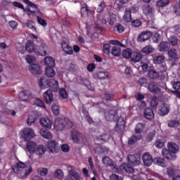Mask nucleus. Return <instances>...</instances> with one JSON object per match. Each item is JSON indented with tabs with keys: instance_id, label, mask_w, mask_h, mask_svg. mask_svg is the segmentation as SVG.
Instances as JSON below:
<instances>
[{
	"instance_id": "0eeeda50",
	"label": "nucleus",
	"mask_w": 180,
	"mask_h": 180,
	"mask_svg": "<svg viewBox=\"0 0 180 180\" xmlns=\"http://www.w3.org/2000/svg\"><path fill=\"white\" fill-rule=\"evenodd\" d=\"M47 148L50 153H51L52 154H57V153H58V150H60L58 142L54 140H51L48 141Z\"/></svg>"
},
{
	"instance_id": "bf43d9fd",
	"label": "nucleus",
	"mask_w": 180,
	"mask_h": 180,
	"mask_svg": "<svg viewBox=\"0 0 180 180\" xmlns=\"http://www.w3.org/2000/svg\"><path fill=\"white\" fill-rule=\"evenodd\" d=\"M103 9H105V3L101 2L96 7V11L98 13L101 12H103Z\"/></svg>"
},
{
	"instance_id": "49530a36",
	"label": "nucleus",
	"mask_w": 180,
	"mask_h": 180,
	"mask_svg": "<svg viewBox=\"0 0 180 180\" xmlns=\"http://www.w3.org/2000/svg\"><path fill=\"white\" fill-rule=\"evenodd\" d=\"M169 127H178L180 126V122L177 120H173L168 123Z\"/></svg>"
},
{
	"instance_id": "473e14b6",
	"label": "nucleus",
	"mask_w": 180,
	"mask_h": 180,
	"mask_svg": "<svg viewBox=\"0 0 180 180\" xmlns=\"http://www.w3.org/2000/svg\"><path fill=\"white\" fill-rule=\"evenodd\" d=\"M44 64H45V65H47L48 68H53V67H54V65H56L54 59L53 58H51V56H48V57L45 58Z\"/></svg>"
},
{
	"instance_id": "ddd939ff",
	"label": "nucleus",
	"mask_w": 180,
	"mask_h": 180,
	"mask_svg": "<svg viewBox=\"0 0 180 180\" xmlns=\"http://www.w3.org/2000/svg\"><path fill=\"white\" fill-rule=\"evenodd\" d=\"M29 70L33 75H40L43 71H41V68L39 64H32L30 65Z\"/></svg>"
},
{
	"instance_id": "e433bc0d",
	"label": "nucleus",
	"mask_w": 180,
	"mask_h": 180,
	"mask_svg": "<svg viewBox=\"0 0 180 180\" xmlns=\"http://www.w3.org/2000/svg\"><path fill=\"white\" fill-rule=\"evenodd\" d=\"M146 126L143 123H139L135 127L136 134H141Z\"/></svg>"
},
{
	"instance_id": "13d9d810",
	"label": "nucleus",
	"mask_w": 180,
	"mask_h": 180,
	"mask_svg": "<svg viewBox=\"0 0 180 180\" xmlns=\"http://www.w3.org/2000/svg\"><path fill=\"white\" fill-rule=\"evenodd\" d=\"M60 96L63 98V99H67L68 96L67 95V91L64 89H60L59 91Z\"/></svg>"
},
{
	"instance_id": "f8f14e48",
	"label": "nucleus",
	"mask_w": 180,
	"mask_h": 180,
	"mask_svg": "<svg viewBox=\"0 0 180 180\" xmlns=\"http://www.w3.org/2000/svg\"><path fill=\"white\" fill-rule=\"evenodd\" d=\"M54 127L58 131H63L65 127V120L58 118L55 120Z\"/></svg>"
},
{
	"instance_id": "20e7f679",
	"label": "nucleus",
	"mask_w": 180,
	"mask_h": 180,
	"mask_svg": "<svg viewBox=\"0 0 180 180\" xmlns=\"http://www.w3.org/2000/svg\"><path fill=\"white\" fill-rule=\"evenodd\" d=\"M105 118L108 122H116L119 119L117 115V110H110L106 111L104 114Z\"/></svg>"
},
{
	"instance_id": "cd10ccee",
	"label": "nucleus",
	"mask_w": 180,
	"mask_h": 180,
	"mask_svg": "<svg viewBox=\"0 0 180 180\" xmlns=\"http://www.w3.org/2000/svg\"><path fill=\"white\" fill-rule=\"evenodd\" d=\"M153 162L156 165H159L160 167H162L163 168L167 167V161L165 159L161 158H155L153 160Z\"/></svg>"
},
{
	"instance_id": "37998d69",
	"label": "nucleus",
	"mask_w": 180,
	"mask_h": 180,
	"mask_svg": "<svg viewBox=\"0 0 180 180\" xmlns=\"http://www.w3.org/2000/svg\"><path fill=\"white\" fill-rule=\"evenodd\" d=\"M53 176L58 179H63V176H64V172H63V170L58 169L53 173Z\"/></svg>"
},
{
	"instance_id": "f257e3e1",
	"label": "nucleus",
	"mask_w": 180,
	"mask_h": 180,
	"mask_svg": "<svg viewBox=\"0 0 180 180\" xmlns=\"http://www.w3.org/2000/svg\"><path fill=\"white\" fill-rule=\"evenodd\" d=\"M179 152V146L174 142L167 143V149L163 148L162 150V155L169 160V161H175L176 160V153Z\"/></svg>"
},
{
	"instance_id": "72a5a7b5",
	"label": "nucleus",
	"mask_w": 180,
	"mask_h": 180,
	"mask_svg": "<svg viewBox=\"0 0 180 180\" xmlns=\"http://www.w3.org/2000/svg\"><path fill=\"white\" fill-rule=\"evenodd\" d=\"M169 49V43L162 41L159 44V50L162 53H164L165 51H167Z\"/></svg>"
},
{
	"instance_id": "393cba45",
	"label": "nucleus",
	"mask_w": 180,
	"mask_h": 180,
	"mask_svg": "<svg viewBox=\"0 0 180 180\" xmlns=\"http://www.w3.org/2000/svg\"><path fill=\"white\" fill-rule=\"evenodd\" d=\"M120 168L125 171V172H128V174H133L134 172V168L127 163L122 164Z\"/></svg>"
},
{
	"instance_id": "bb28decb",
	"label": "nucleus",
	"mask_w": 180,
	"mask_h": 180,
	"mask_svg": "<svg viewBox=\"0 0 180 180\" xmlns=\"http://www.w3.org/2000/svg\"><path fill=\"white\" fill-rule=\"evenodd\" d=\"M41 136L44 137V139H46L47 140H51V139H53V134H51L49 130L41 129L39 131Z\"/></svg>"
},
{
	"instance_id": "3c124183",
	"label": "nucleus",
	"mask_w": 180,
	"mask_h": 180,
	"mask_svg": "<svg viewBox=\"0 0 180 180\" xmlns=\"http://www.w3.org/2000/svg\"><path fill=\"white\" fill-rule=\"evenodd\" d=\"M49 82H47V79L46 77H41L39 79V84L40 88H44L46 85H48Z\"/></svg>"
},
{
	"instance_id": "c756f323",
	"label": "nucleus",
	"mask_w": 180,
	"mask_h": 180,
	"mask_svg": "<svg viewBox=\"0 0 180 180\" xmlns=\"http://www.w3.org/2000/svg\"><path fill=\"white\" fill-rule=\"evenodd\" d=\"M155 49L154 47H153V46L151 45H146L145 47H143L142 49H141V53H143V54H146V55H148V54H151L153 53H154L155 51Z\"/></svg>"
},
{
	"instance_id": "58836bf2",
	"label": "nucleus",
	"mask_w": 180,
	"mask_h": 180,
	"mask_svg": "<svg viewBox=\"0 0 180 180\" xmlns=\"http://www.w3.org/2000/svg\"><path fill=\"white\" fill-rule=\"evenodd\" d=\"M121 53L122 49L119 46H114L111 50V54H112V56H115V57L120 56Z\"/></svg>"
},
{
	"instance_id": "4d7b16f0",
	"label": "nucleus",
	"mask_w": 180,
	"mask_h": 180,
	"mask_svg": "<svg viewBox=\"0 0 180 180\" xmlns=\"http://www.w3.org/2000/svg\"><path fill=\"white\" fill-rule=\"evenodd\" d=\"M150 105L152 108H157L158 105V98L155 96L152 98V101L150 102Z\"/></svg>"
},
{
	"instance_id": "864d4df0",
	"label": "nucleus",
	"mask_w": 180,
	"mask_h": 180,
	"mask_svg": "<svg viewBox=\"0 0 180 180\" xmlns=\"http://www.w3.org/2000/svg\"><path fill=\"white\" fill-rule=\"evenodd\" d=\"M84 84L85 85V86H86V88H88V89H89V91H95V87L92 86L89 80L84 79Z\"/></svg>"
},
{
	"instance_id": "f03ea898",
	"label": "nucleus",
	"mask_w": 180,
	"mask_h": 180,
	"mask_svg": "<svg viewBox=\"0 0 180 180\" xmlns=\"http://www.w3.org/2000/svg\"><path fill=\"white\" fill-rule=\"evenodd\" d=\"M13 169L15 174H20L21 179H25L32 172V168L26 167V165L22 162H18Z\"/></svg>"
},
{
	"instance_id": "412c9836",
	"label": "nucleus",
	"mask_w": 180,
	"mask_h": 180,
	"mask_svg": "<svg viewBox=\"0 0 180 180\" xmlns=\"http://www.w3.org/2000/svg\"><path fill=\"white\" fill-rule=\"evenodd\" d=\"M158 113L160 116H165L169 113V107L167 104H163L159 109Z\"/></svg>"
},
{
	"instance_id": "c85d7f7f",
	"label": "nucleus",
	"mask_w": 180,
	"mask_h": 180,
	"mask_svg": "<svg viewBox=\"0 0 180 180\" xmlns=\"http://www.w3.org/2000/svg\"><path fill=\"white\" fill-rule=\"evenodd\" d=\"M143 58V56H141V53L139 52H132V54L131 55V60L134 63H139Z\"/></svg>"
},
{
	"instance_id": "09e8293b",
	"label": "nucleus",
	"mask_w": 180,
	"mask_h": 180,
	"mask_svg": "<svg viewBox=\"0 0 180 180\" xmlns=\"http://www.w3.org/2000/svg\"><path fill=\"white\" fill-rule=\"evenodd\" d=\"M34 105L36 106H39V108H43L44 109H46V105H44V102L40 99H35L34 101Z\"/></svg>"
},
{
	"instance_id": "9b49d317",
	"label": "nucleus",
	"mask_w": 180,
	"mask_h": 180,
	"mask_svg": "<svg viewBox=\"0 0 180 180\" xmlns=\"http://www.w3.org/2000/svg\"><path fill=\"white\" fill-rule=\"evenodd\" d=\"M151 36H153V33L151 32H150V31L143 32L138 36L137 41H140L141 43H143V42L148 40V39H150V37H151Z\"/></svg>"
},
{
	"instance_id": "774afa93",
	"label": "nucleus",
	"mask_w": 180,
	"mask_h": 180,
	"mask_svg": "<svg viewBox=\"0 0 180 180\" xmlns=\"http://www.w3.org/2000/svg\"><path fill=\"white\" fill-rule=\"evenodd\" d=\"M172 86H173L174 89H176V91H179V89H180V82H173Z\"/></svg>"
},
{
	"instance_id": "052dcab7",
	"label": "nucleus",
	"mask_w": 180,
	"mask_h": 180,
	"mask_svg": "<svg viewBox=\"0 0 180 180\" xmlns=\"http://www.w3.org/2000/svg\"><path fill=\"white\" fill-rule=\"evenodd\" d=\"M164 145V141H162V139H158L155 143V146L157 148H162Z\"/></svg>"
},
{
	"instance_id": "c03bdc74",
	"label": "nucleus",
	"mask_w": 180,
	"mask_h": 180,
	"mask_svg": "<svg viewBox=\"0 0 180 180\" xmlns=\"http://www.w3.org/2000/svg\"><path fill=\"white\" fill-rule=\"evenodd\" d=\"M53 68H46L45 74L46 76L49 77H53L54 75H56V72H54V70L52 69Z\"/></svg>"
},
{
	"instance_id": "f704fd0d",
	"label": "nucleus",
	"mask_w": 180,
	"mask_h": 180,
	"mask_svg": "<svg viewBox=\"0 0 180 180\" xmlns=\"http://www.w3.org/2000/svg\"><path fill=\"white\" fill-rule=\"evenodd\" d=\"M26 11H27V15H31L32 13H36V11H37V6L34 4L33 3L27 7L25 9Z\"/></svg>"
},
{
	"instance_id": "5701e85b",
	"label": "nucleus",
	"mask_w": 180,
	"mask_h": 180,
	"mask_svg": "<svg viewBox=\"0 0 180 180\" xmlns=\"http://www.w3.org/2000/svg\"><path fill=\"white\" fill-rule=\"evenodd\" d=\"M62 49L63 51L66 53V54H72L74 53V51H72V48L67 44L65 41H62Z\"/></svg>"
},
{
	"instance_id": "603ef678",
	"label": "nucleus",
	"mask_w": 180,
	"mask_h": 180,
	"mask_svg": "<svg viewBox=\"0 0 180 180\" xmlns=\"http://www.w3.org/2000/svg\"><path fill=\"white\" fill-rule=\"evenodd\" d=\"M37 171L41 176H46L49 174V169L47 168H39Z\"/></svg>"
},
{
	"instance_id": "4be33fe9",
	"label": "nucleus",
	"mask_w": 180,
	"mask_h": 180,
	"mask_svg": "<svg viewBox=\"0 0 180 180\" xmlns=\"http://www.w3.org/2000/svg\"><path fill=\"white\" fill-rule=\"evenodd\" d=\"M46 151H47V148L43 145H39L35 148L34 153L37 155H43L46 153Z\"/></svg>"
},
{
	"instance_id": "f3484780",
	"label": "nucleus",
	"mask_w": 180,
	"mask_h": 180,
	"mask_svg": "<svg viewBox=\"0 0 180 180\" xmlns=\"http://www.w3.org/2000/svg\"><path fill=\"white\" fill-rule=\"evenodd\" d=\"M26 150L30 153V154H34V151H36V143L33 141H28L26 145Z\"/></svg>"
},
{
	"instance_id": "2eb2a0df",
	"label": "nucleus",
	"mask_w": 180,
	"mask_h": 180,
	"mask_svg": "<svg viewBox=\"0 0 180 180\" xmlns=\"http://www.w3.org/2000/svg\"><path fill=\"white\" fill-rule=\"evenodd\" d=\"M126 124V121L124 119L120 117L117 122V124L115 126V130L118 133H122L123 130H124V125Z\"/></svg>"
},
{
	"instance_id": "a19ab883",
	"label": "nucleus",
	"mask_w": 180,
	"mask_h": 180,
	"mask_svg": "<svg viewBox=\"0 0 180 180\" xmlns=\"http://www.w3.org/2000/svg\"><path fill=\"white\" fill-rule=\"evenodd\" d=\"M132 53L131 49H127L122 51V56L124 57V58H131Z\"/></svg>"
},
{
	"instance_id": "423d86ee",
	"label": "nucleus",
	"mask_w": 180,
	"mask_h": 180,
	"mask_svg": "<svg viewBox=\"0 0 180 180\" xmlns=\"http://www.w3.org/2000/svg\"><path fill=\"white\" fill-rule=\"evenodd\" d=\"M72 140L74 141V143L82 144V143H84L85 141V137L80 132H78L77 131H73L72 132Z\"/></svg>"
},
{
	"instance_id": "1a4fd4ad",
	"label": "nucleus",
	"mask_w": 180,
	"mask_h": 180,
	"mask_svg": "<svg viewBox=\"0 0 180 180\" xmlns=\"http://www.w3.org/2000/svg\"><path fill=\"white\" fill-rule=\"evenodd\" d=\"M19 98L23 102H27V101H30L33 98V94L30 91H23L19 94Z\"/></svg>"
},
{
	"instance_id": "c9c22d12",
	"label": "nucleus",
	"mask_w": 180,
	"mask_h": 180,
	"mask_svg": "<svg viewBox=\"0 0 180 180\" xmlns=\"http://www.w3.org/2000/svg\"><path fill=\"white\" fill-rule=\"evenodd\" d=\"M165 60V56L160 55L159 56L154 57L153 61L154 64H162Z\"/></svg>"
},
{
	"instance_id": "6e6552de",
	"label": "nucleus",
	"mask_w": 180,
	"mask_h": 180,
	"mask_svg": "<svg viewBox=\"0 0 180 180\" xmlns=\"http://www.w3.org/2000/svg\"><path fill=\"white\" fill-rule=\"evenodd\" d=\"M148 89L151 94H158L161 92V87L159 86L158 83L155 82H152L148 84Z\"/></svg>"
},
{
	"instance_id": "4c0bfd02",
	"label": "nucleus",
	"mask_w": 180,
	"mask_h": 180,
	"mask_svg": "<svg viewBox=\"0 0 180 180\" xmlns=\"http://www.w3.org/2000/svg\"><path fill=\"white\" fill-rule=\"evenodd\" d=\"M103 164H104L105 167H112V165H113V161L110 160V157L105 156L103 158Z\"/></svg>"
},
{
	"instance_id": "a18cd8bd",
	"label": "nucleus",
	"mask_w": 180,
	"mask_h": 180,
	"mask_svg": "<svg viewBox=\"0 0 180 180\" xmlns=\"http://www.w3.org/2000/svg\"><path fill=\"white\" fill-rule=\"evenodd\" d=\"M169 4V0H159L157 2L158 6L159 8H164L165 6H167Z\"/></svg>"
},
{
	"instance_id": "a211bd4d",
	"label": "nucleus",
	"mask_w": 180,
	"mask_h": 180,
	"mask_svg": "<svg viewBox=\"0 0 180 180\" xmlns=\"http://www.w3.org/2000/svg\"><path fill=\"white\" fill-rule=\"evenodd\" d=\"M37 46L34 45V43L32 41H27L25 45V49L29 53H36Z\"/></svg>"
},
{
	"instance_id": "ea45409f",
	"label": "nucleus",
	"mask_w": 180,
	"mask_h": 180,
	"mask_svg": "<svg viewBox=\"0 0 180 180\" xmlns=\"http://www.w3.org/2000/svg\"><path fill=\"white\" fill-rule=\"evenodd\" d=\"M51 110L55 116L60 115V105L56 103H53L51 106Z\"/></svg>"
},
{
	"instance_id": "338daca9",
	"label": "nucleus",
	"mask_w": 180,
	"mask_h": 180,
	"mask_svg": "<svg viewBox=\"0 0 180 180\" xmlns=\"http://www.w3.org/2000/svg\"><path fill=\"white\" fill-rule=\"evenodd\" d=\"M110 180H123V179H122V177L119 175L117 174H112L110 177Z\"/></svg>"
},
{
	"instance_id": "7ed1b4c3",
	"label": "nucleus",
	"mask_w": 180,
	"mask_h": 180,
	"mask_svg": "<svg viewBox=\"0 0 180 180\" xmlns=\"http://www.w3.org/2000/svg\"><path fill=\"white\" fill-rule=\"evenodd\" d=\"M36 134H34V131L32 128H24L21 133V136L22 137L25 141H29V140H32L33 137H34Z\"/></svg>"
},
{
	"instance_id": "7c9ffc66",
	"label": "nucleus",
	"mask_w": 180,
	"mask_h": 180,
	"mask_svg": "<svg viewBox=\"0 0 180 180\" xmlns=\"http://www.w3.org/2000/svg\"><path fill=\"white\" fill-rule=\"evenodd\" d=\"M143 136L141 134H134L129 139L128 143L132 146L134 143L139 141L142 139Z\"/></svg>"
},
{
	"instance_id": "a878e982",
	"label": "nucleus",
	"mask_w": 180,
	"mask_h": 180,
	"mask_svg": "<svg viewBox=\"0 0 180 180\" xmlns=\"http://www.w3.org/2000/svg\"><path fill=\"white\" fill-rule=\"evenodd\" d=\"M69 178L72 180H81V174L74 169L69 172Z\"/></svg>"
},
{
	"instance_id": "69168bd1",
	"label": "nucleus",
	"mask_w": 180,
	"mask_h": 180,
	"mask_svg": "<svg viewBox=\"0 0 180 180\" xmlns=\"http://www.w3.org/2000/svg\"><path fill=\"white\" fill-rule=\"evenodd\" d=\"M174 12L178 16H180V6L176 5L173 6Z\"/></svg>"
},
{
	"instance_id": "aec40b11",
	"label": "nucleus",
	"mask_w": 180,
	"mask_h": 180,
	"mask_svg": "<svg viewBox=\"0 0 180 180\" xmlns=\"http://www.w3.org/2000/svg\"><path fill=\"white\" fill-rule=\"evenodd\" d=\"M143 116L148 120H153L154 119V111L150 108H146L143 111Z\"/></svg>"
},
{
	"instance_id": "6ab92c4d",
	"label": "nucleus",
	"mask_w": 180,
	"mask_h": 180,
	"mask_svg": "<svg viewBox=\"0 0 180 180\" xmlns=\"http://www.w3.org/2000/svg\"><path fill=\"white\" fill-rule=\"evenodd\" d=\"M40 123L41 126L46 127V129H51L53 126V122L49 117H43L40 120Z\"/></svg>"
},
{
	"instance_id": "b1692460",
	"label": "nucleus",
	"mask_w": 180,
	"mask_h": 180,
	"mask_svg": "<svg viewBox=\"0 0 180 180\" xmlns=\"http://www.w3.org/2000/svg\"><path fill=\"white\" fill-rule=\"evenodd\" d=\"M123 19L124 22H131V20H133V18H131V8H127L125 10Z\"/></svg>"
},
{
	"instance_id": "5fc2aeb1",
	"label": "nucleus",
	"mask_w": 180,
	"mask_h": 180,
	"mask_svg": "<svg viewBox=\"0 0 180 180\" xmlns=\"http://www.w3.org/2000/svg\"><path fill=\"white\" fill-rule=\"evenodd\" d=\"M168 56L169 57H171L172 58H177L178 54L176 53V50L175 49H171L168 51Z\"/></svg>"
},
{
	"instance_id": "9d476101",
	"label": "nucleus",
	"mask_w": 180,
	"mask_h": 180,
	"mask_svg": "<svg viewBox=\"0 0 180 180\" xmlns=\"http://www.w3.org/2000/svg\"><path fill=\"white\" fill-rule=\"evenodd\" d=\"M127 160L134 167H136V165H140V162L141 161V158L140 157H136L134 155H129L127 156Z\"/></svg>"
},
{
	"instance_id": "79ce46f5",
	"label": "nucleus",
	"mask_w": 180,
	"mask_h": 180,
	"mask_svg": "<svg viewBox=\"0 0 180 180\" xmlns=\"http://www.w3.org/2000/svg\"><path fill=\"white\" fill-rule=\"evenodd\" d=\"M149 78H151V79H157L160 77V74L157 72V71L154 70H151L148 72Z\"/></svg>"
},
{
	"instance_id": "dca6fc26",
	"label": "nucleus",
	"mask_w": 180,
	"mask_h": 180,
	"mask_svg": "<svg viewBox=\"0 0 180 180\" xmlns=\"http://www.w3.org/2000/svg\"><path fill=\"white\" fill-rule=\"evenodd\" d=\"M143 162L146 167H150L153 164V156L149 153H144L142 157Z\"/></svg>"
},
{
	"instance_id": "680f3d73",
	"label": "nucleus",
	"mask_w": 180,
	"mask_h": 180,
	"mask_svg": "<svg viewBox=\"0 0 180 180\" xmlns=\"http://www.w3.org/2000/svg\"><path fill=\"white\" fill-rule=\"evenodd\" d=\"M103 52L105 54H109L110 53V44H105L103 45Z\"/></svg>"
},
{
	"instance_id": "4468645a",
	"label": "nucleus",
	"mask_w": 180,
	"mask_h": 180,
	"mask_svg": "<svg viewBox=\"0 0 180 180\" xmlns=\"http://www.w3.org/2000/svg\"><path fill=\"white\" fill-rule=\"evenodd\" d=\"M44 99L47 105H51L54 98L53 97V91L51 90H47L44 93Z\"/></svg>"
},
{
	"instance_id": "2f4dec72",
	"label": "nucleus",
	"mask_w": 180,
	"mask_h": 180,
	"mask_svg": "<svg viewBox=\"0 0 180 180\" xmlns=\"http://www.w3.org/2000/svg\"><path fill=\"white\" fill-rule=\"evenodd\" d=\"M96 22L98 25H101V26H103V25H106L108 21H106V19H105V16L98 14L96 17Z\"/></svg>"
},
{
	"instance_id": "6e6d98bb",
	"label": "nucleus",
	"mask_w": 180,
	"mask_h": 180,
	"mask_svg": "<svg viewBox=\"0 0 180 180\" xmlns=\"http://www.w3.org/2000/svg\"><path fill=\"white\" fill-rule=\"evenodd\" d=\"M49 86H51L52 89L53 88V91H57V89H58V82L56 80H53L50 82Z\"/></svg>"
},
{
	"instance_id": "e2e57ef3",
	"label": "nucleus",
	"mask_w": 180,
	"mask_h": 180,
	"mask_svg": "<svg viewBox=\"0 0 180 180\" xmlns=\"http://www.w3.org/2000/svg\"><path fill=\"white\" fill-rule=\"evenodd\" d=\"M131 26H133V27H139L141 26V22L140 20H134L131 21Z\"/></svg>"
},
{
	"instance_id": "39448f33",
	"label": "nucleus",
	"mask_w": 180,
	"mask_h": 180,
	"mask_svg": "<svg viewBox=\"0 0 180 180\" xmlns=\"http://www.w3.org/2000/svg\"><path fill=\"white\" fill-rule=\"evenodd\" d=\"M47 51H49V46L44 41H41L37 45V54L39 56H47Z\"/></svg>"
},
{
	"instance_id": "8fccbe9b",
	"label": "nucleus",
	"mask_w": 180,
	"mask_h": 180,
	"mask_svg": "<svg viewBox=\"0 0 180 180\" xmlns=\"http://www.w3.org/2000/svg\"><path fill=\"white\" fill-rule=\"evenodd\" d=\"M169 40L172 46H178V44H179V41H178V38L175 36L170 37Z\"/></svg>"
},
{
	"instance_id": "0e129e2a",
	"label": "nucleus",
	"mask_w": 180,
	"mask_h": 180,
	"mask_svg": "<svg viewBox=\"0 0 180 180\" xmlns=\"http://www.w3.org/2000/svg\"><path fill=\"white\" fill-rule=\"evenodd\" d=\"M167 172L169 176H174V175H175V169L174 168L168 167L167 169Z\"/></svg>"
},
{
	"instance_id": "de8ad7c7",
	"label": "nucleus",
	"mask_w": 180,
	"mask_h": 180,
	"mask_svg": "<svg viewBox=\"0 0 180 180\" xmlns=\"http://www.w3.org/2000/svg\"><path fill=\"white\" fill-rule=\"evenodd\" d=\"M81 15L83 18H87L89 15V10L88 7H82L81 8Z\"/></svg>"
}]
</instances>
